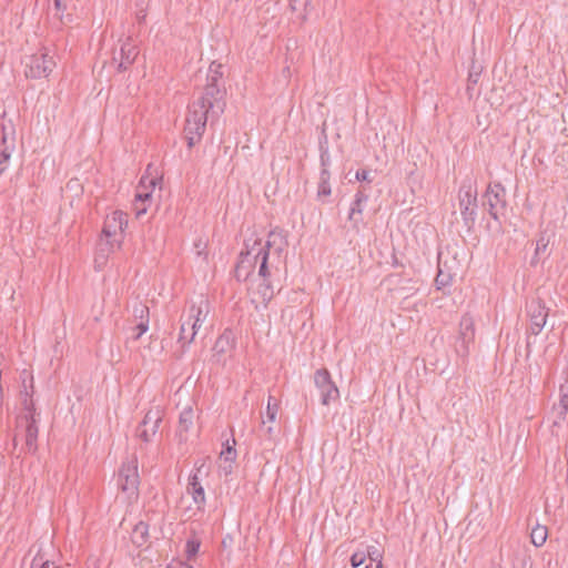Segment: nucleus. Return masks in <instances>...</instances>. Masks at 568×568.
<instances>
[{
    "label": "nucleus",
    "mask_w": 568,
    "mask_h": 568,
    "mask_svg": "<svg viewBox=\"0 0 568 568\" xmlns=\"http://www.w3.org/2000/svg\"><path fill=\"white\" fill-rule=\"evenodd\" d=\"M310 1L311 0H290V6L293 11H296L302 6L306 7L310 3Z\"/></svg>",
    "instance_id": "40"
},
{
    "label": "nucleus",
    "mask_w": 568,
    "mask_h": 568,
    "mask_svg": "<svg viewBox=\"0 0 568 568\" xmlns=\"http://www.w3.org/2000/svg\"><path fill=\"white\" fill-rule=\"evenodd\" d=\"M139 483L138 460L132 458L121 466L118 475V486L128 495L129 499H132L138 497Z\"/></svg>",
    "instance_id": "6"
},
{
    "label": "nucleus",
    "mask_w": 568,
    "mask_h": 568,
    "mask_svg": "<svg viewBox=\"0 0 568 568\" xmlns=\"http://www.w3.org/2000/svg\"><path fill=\"white\" fill-rule=\"evenodd\" d=\"M138 55L136 47L130 41L124 42L120 49L119 70H126Z\"/></svg>",
    "instance_id": "21"
},
{
    "label": "nucleus",
    "mask_w": 568,
    "mask_h": 568,
    "mask_svg": "<svg viewBox=\"0 0 568 568\" xmlns=\"http://www.w3.org/2000/svg\"><path fill=\"white\" fill-rule=\"evenodd\" d=\"M53 2H54V8L57 9L58 12L65 9V6L62 4L61 0H53Z\"/></svg>",
    "instance_id": "44"
},
{
    "label": "nucleus",
    "mask_w": 568,
    "mask_h": 568,
    "mask_svg": "<svg viewBox=\"0 0 568 568\" xmlns=\"http://www.w3.org/2000/svg\"><path fill=\"white\" fill-rule=\"evenodd\" d=\"M220 473L224 476H229L233 470V463L219 462Z\"/></svg>",
    "instance_id": "39"
},
{
    "label": "nucleus",
    "mask_w": 568,
    "mask_h": 568,
    "mask_svg": "<svg viewBox=\"0 0 568 568\" xmlns=\"http://www.w3.org/2000/svg\"><path fill=\"white\" fill-rule=\"evenodd\" d=\"M365 560V554L364 552H354L351 557V565L354 568L359 567Z\"/></svg>",
    "instance_id": "37"
},
{
    "label": "nucleus",
    "mask_w": 568,
    "mask_h": 568,
    "mask_svg": "<svg viewBox=\"0 0 568 568\" xmlns=\"http://www.w3.org/2000/svg\"><path fill=\"white\" fill-rule=\"evenodd\" d=\"M231 336L229 333L222 334L215 342L214 351L216 352H225V349L230 346Z\"/></svg>",
    "instance_id": "33"
},
{
    "label": "nucleus",
    "mask_w": 568,
    "mask_h": 568,
    "mask_svg": "<svg viewBox=\"0 0 568 568\" xmlns=\"http://www.w3.org/2000/svg\"><path fill=\"white\" fill-rule=\"evenodd\" d=\"M133 316L139 320L136 329L139 331L135 338L141 337L149 329V307L143 303L133 305Z\"/></svg>",
    "instance_id": "19"
},
{
    "label": "nucleus",
    "mask_w": 568,
    "mask_h": 568,
    "mask_svg": "<svg viewBox=\"0 0 568 568\" xmlns=\"http://www.w3.org/2000/svg\"><path fill=\"white\" fill-rule=\"evenodd\" d=\"M2 142H3L4 144L7 143V138H6V136H3V138H2Z\"/></svg>",
    "instance_id": "50"
},
{
    "label": "nucleus",
    "mask_w": 568,
    "mask_h": 568,
    "mask_svg": "<svg viewBox=\"0 0 568 568\" xmlns=\"http://www.w3.org/2000/svg\"><path fill=\"white\" fill-rule=\"evenodd\" d=\"M559 395V403L555 405L554 409L557 413V417L562 420L568 413V381L560 385Z\"/></svg>",
    "instance_id": "23"
},
{
    "label": "nucleus",
    "mask_w": 568,
    "mask_h": 568,
    "mask_svg": "<svg viewBox=\"0 0 568 568\" xmlns=\"http://www.w3.org/2000/svg\"><path fill=\"white\" fill-rule=\"evenodd\" d=\"M265 278H267V276ZM262 281L263 282L258 285L257 293L260 294L261 302L266 303L273 297L274 292L271 285L266 283V280L262 278Z\"/></svg>",
    "instance_id": "30"
},
{
    "label": "nucleus",
    "mask_w": 568,
    "mask_h": 568,
    "mask_svg": "<svg viewBox=\"0 0 568 568\" xmlns=\"http://www.w3.org/2000/svg\"><path fill=\"white\" fill-rule=\"evenodd\" d=\"M225 88L222 83H206L203 94L189 106V113L200 109L203 118L214 119L224 112Z\"/></svg>",
    "instance_id": "3"
},
{
    "label": "nucleus",
    "mask_w": 568,
    "mask_h": 568,
    "mask_svg": "<svg viewBox=\"0 0 568 568\" xmlns=\"http://www.w3.org/2000/svg\"><path fill=\"white\" fill-rule=\"evenodd\" d=\"M206 118H203V113L200 109L193 111V113H187L185 120V138L187 141V146H194L202 138L205 128H206Z\"/></svg>",
    "instance_id": "10"
},
{
    "label": "nucleus",
    "mask_w": 568,
    "mask_h": 568,
    "mask_svg": "<svg viewBox=\"0 0 568 568\" xmlns=\"http://www.w3.org/2000/svg\"><path fill=\"white\" fill-rule=\"evenodd\" d=\"M209 312V301L203 296H200L197 301H194L190 305L186 314L182 315L178 342L182 345L183 349L185 345H190L193 342L199 328L206 320Z\"/></svg>",
    "instance_id": "2"
},
{
    "label": "nucleus",
    "mask_w": 568,
    "mask_h": 568,
    "mask_svg": "<svg viewBox=\"0 0 568 568\" xmlns=\"http://www.w3.org/2000/svg\"><path fill=\"white\" fill-rule=\"evenodd\" d=\"M368 201V195L364 190H359L355 194V199L352 203V206L349 209L348 213V220L354 223V225H357L362 222V212L364 204Z\"/></svg>",
    "instance_id": "18"
},
{
    "label": "nucleus",
    "mask_w": 568,
    "mask_h": 568,
    "mask_svg": "<svg viewBox=\"0 0 568 568\" xmlns=\"http://www.w3.org/2000/svg\"><path fill=\"white\" fill-rule=\"evenodd\" d=\"M356 180L371 182L369 171L361 170L356 172Z\"/></svg>",
    "instance_id": "43"
},
{
    "label": "nucleus",
    "mask_w": 568,
    "mask_h": 568,
    "mask_svg": "<svg viewBox=\"0 0 568 568\" xmlns=\"http://www.w3.org/2000/svg\"><path fill=\"white\" fill-rule=\"evenodd\" d=\"M156 185V180L154 178H145L142 176L140 181V185L135 193V209H136V215L140 216L143 213L146 212V207L144 204L149 201H151L152 197V191L149 190V186L152 187V190Z\"/></svg>",
    "instance_id": "14"
},
{
    "label": "nucleus",
    "mask_w": 568,
    "mask_h": 568,
    "mask_svg": "<svg viewBox=\"0 0 568 568\" xmlns=\"http://www.w3.org/2000/svg\"><path fill=\"white\" fill-rule=\"evenodd\" d=\"M200 540L197 539H190L186 541V547H185V551H186V555H187V558H192L194 557L199 549H200Z\"/></svg>",
    "instance_id": "35"
},
{
    "label": "nucleus",
    "mask_w": 568,
    "mask_h": 568,
    "mask_svg": "<svg viewBox=\"0 0 568 568\" xmlns=\"http://www.w3.org/2000/svg\"><path fill=\"white\" fill-rule=\"evenodd\" d=\"M11 150L9 146H6L3 150L0 149V164L7 162L10 159Z\"/></svg>",
    "instance_id": "42"
},
{
    "label": "nucleus",
    "mask_w": 568,
    "mask_h": 568,
    "mask_svg": "<svg viewBox=\"0 0 568 568\" xmlns=\"http://www.w3.org/2000/svg\"><path fill=\"white\" fill-rule=\"evenodd\" d=\"M314 384L320 393L321 403L325 406L339 398V390L332 381L327 369H317L314 374Z\"/></svg>",
    "instance_id": "8"
},
{
    "label": "nucleus",
    "mask_w": 568,
    "mask_h": 568,
    "mask_svg": "<svg viewBox=\"0 0 568 568\" xmlns=\"http://www.w3.org/2000/svg\"><path fill=\"white\" fill-rule=\"evenodd\" d=\"M169 568H193V567L187 564H184V562H179L176 566L169 567Z\"/></svg>",
    "instance_id": "45"
},
{
    "label": "nucleus",
    "mask_w": 568,
    "mask_h": 568,
    "mask_svg": "<svg viewBox=\"0 0 568 568\" xmlns=\"http://www.w3.org/2000/svg\"><path fill=\"white\" fill-rule=\"evenodd\" d=\"M126 225V214L121 211H114L104 220L102 237L106 239L111 246L120 247Z\"/></svg>",
    "instance_id": "5"
},
{
    "label": "nucleus",
    "mask_w": 568,
    "mask_h": 568,
    "mask_svg": "<svg viewBox=\"0 0 568 568\" xmlns=\"http://www.w3.org/2000/svg\"><path fill=\"white\" fill-rule=\"evenodd\" d=\"M260 432L270 442H272L277 434V429L273 426V424H268L265 418H262Z\"/></svg>",
    "instance_id": "31"
},
{
    "label": "nucleus",
    "mask_w": 568,
    "mask_h": 568,
    "mask_svg": "<svg viewBox=\"0 0 568 568\" xmlns=\"http://www.w3.org/2000/svg\"><path fill=\"white\" fill-rule=\"evenodd\" d=\"M115 248H119V247L111 246V244L108 243L106 239L101 237V240L98 244L97 254H95V258H94L95 267L97 268L103 267L108 261L110 253H112Z\"/></svg>",
    "instance_id": "22"
},
{
    "label": "nucleus",
    "mask_w": 568,
    "mask_h": 568,
    "mask_svg": "<svg viewBox=\"0 0 568 568\" xmlns=\"http://www.w3.org/2000/svg\"><path fill=\"white\" fill-rule=\"evenodd\" d=\"M268 252L262 247L260 239H250L245 243V251L240 254V260L235 267V276L239 281L248 280L255 265L260 263L258 276L264 278L268 276Z\"/></svg>",
    "instance_id": "1"
},
{
    "label": "nucleus",
    "mask_w": 568,
    "mask_h": 568,
    "mask_svg": "<svg viewBox=\"0 0 568 568\" xmlns=\"http://www.w3.org/2000/svg\"><path fill=\"white\" fill-rule=\"evenodd\" d=\"M193 420H194V412H193L192 407L187 406L181 412L180 418H179L178 432H179V436L181 438H182V435L184 433H187L189 429L192 427Z\"/></svg>",
    "instance_id": "24"
},
{
    "label": "nucleus",
    "mask_w": 568,
    "mask_h": 568,
    "mask_svg": "<svg viewBox=\"0 0 568 568\" xmlns=\"http://www.w3.org/2000/svg\"><path fill=\"white\" fill-rule=\"evenodd\" d=\"M527 314L530 320V333L538 335L546 325L548 308L540 300H532L527 304Z\"/></svg>",
    "instance_id": "12"
},
{
    "label": "nucleus",
    "mask_w": 568,
    "mask_h": 568,
    "mask_svg": "<svg viewBox=\"0 0 568 568\" xmlns=\"http://www.w3.org/2000/svg\"><path fill=\"white\" fill-rule=\"evenodd\" d=\"M475 338V325L474 320L470 315L465 314L459 323V334H458V347L457 351L462 355H466L468 353L469 344Z\"/></svg>",
    "instance_id": "13"
},
{
    "label": "nucleus",
    "mask_w": 568,
    "mask_h": 568,
    "mask_svg": "<svg viewBox=\"0 0 568 568\" xmlns=\"http://www.w3.org/2000/svg\"><path fill=\"white\" fill-rule=\"evenodd\" d=\"M506 190L500 183L489 184L484 194V206H487L489 215L499 221L506 210Z\"/></svg>",
    "instance_id": "7"
},
{
    "label": "nucleus",
    "mask_w": 568,
    "mask_h": 568,
    "mask_svg": "<svg viewBox=\"0 0 568 568\" xmlns=\"http://www.w3.org/2000/svg\"><path fill=\"white\" fill-rule=\"evenodd\" d=\"M369 557H371V560H376L378 555H376L375 552H368Z\"/></svg>",
    "instance_id": "47"
},
{
    "label": "nucleus",
    "mask_w": 568,
    "mask_h": 568,
    "mask_svg": "<svg viewBox=\"0 0 568 568\" xmlns=\"http://www.w3.org/2000/svg\"><path fill=\"white\" fill-rule=\"evenodd\" d=\"M207 242L206 240L200 237L194 242V253L196 256V262L200 267H205L209 263V254L206 252Z\"/></svg>",
    "instance_id": "25"
},
{
    "label": "nucleus",
    "mask_w": 568,
    "mask_h": 568,
    "mask_svg": "<svg viewBox=\"0 0 568 568\" xmlns=\"http://www.w3.org/2000/svg\"><path fill=\"white\" fill-rule=\"evenodd\" d=\"M548 244L549 236L542 232L536 241L535 257H539L541 254L546 253Z\"/></svg>",
    "instance_id": "32"
},
{
    "label": "nucleus",
    "mask_w": 568,
    "mask_h": 568,
    "mask_svg": "<svg viewBox=\"0 0 568 568\" xmlns=\"http://www.w3.org/2000/svg\"><path fill=\"white\" fill-rule=\"evenodd\" d=\"M24 422H26V428H24L23 437H24L26 447H27L28 452L33 453L37 449L36 443H37V438H38V426L36 424V419L33 418V416L26 417Z\"/></svg>",
    "instance_id": "20"
},
{
    "label": "nucleus",
    "mask_w": 568,
    "mask_h": 568,
    "mask_svg": "<svg viewBox=\"0 0 568 568\" xmlns=\"http://www.w3.org/2000/svg\"><path fill=\"white\" fill-rule=\"evenodd\" d=\"M321 160H322V165L326 166L327 163H326V159H325L324 154H322ZM323 180L329 181V173L326 168H323V170L321 172L320 181H323Z\"/></svg>",
    "instance_id": "41"
},
{
    "label": "nucleus",
    "mask_w": 568,
    "mask_h": 568,
    "mask_svg": "<svg viewBox=\"0 0 568 568\" xmlns=\"http://www.w3.org/2000/svg\"><path fill=\"white\" fill-rule=\"evenodd\" d=\"M277 412H278L277 403H274V405H267L265 416H263L262 418H265V420L268 424H274L276 420Z\"/></svg>",
    "instance_id": "34"
},
{
    "label": "nucleus",
    "mask_w": 568,
    "mask_h": 568,
    "mask_svg": "<svg viewBox=\"0 0 568 568\" xmlns=\"http://www.w3.org/2000/svg\"><path fill=\"white\" fill-rule=\"evenodd\" d=\"M332 190H331V185H329V181H320V185H318V196H328L331 194Z\"/></svg>",
    "instance_id": "36"
},
{
    "label": "nucleus",
    "mask_w": 568,
    "mask_h": 568,
    "mask_svg": "<svg viewBox=\"0 0 568 568\" xmlns=\"http://www.w3.org/2000/svg\"><path fill=\"white\" fill-rule=\"evenodd\" d=\"M286 246L287 241L282 231H271L268 233V239L266 243H262V247H264V250L268 252V256L276 255L277 257H280Z\"/></svg>",
    "instance_id": "16"
},
{
    "label": "nucleus",
    "mask_w": 568,
    "mask_h": 568,
    "mask_svg": "<svg viewBox=\"0 0 568 568\" xmlns=\"http://www.w3.org/2000/svg\"><path fill=\"white\" fill-rule=\"evenodd\" d=\"M365 568H369V567H365Z\"/></svg>",
    "instance_id": "51"
},
{
    "label": "nucleus",
    "mask_w": 568,
    "mask_h": 568,
    "mask_svg": "<svg viewBox=\"0 0 568 568\" xmlns=\"http://www.w3.org/2000/svg\"><path fill=\"white\" fill-rule=\"evenodd\" d=\"M369 557H371V560H376L378 555H376L375 552H368Z\"/></svg>",
    "instance_id": "48"
},
{
    "label": "nucleus",
    "mask_w": 568,
    "mask_h": 568,
    "mask_svg": "<svg viewBox=\"0 0 568 568\" xmlns=\"http://www.w3.org/2000/svg\"><path fill=\"white\" fill-rule=\"evenodd\" d=\"M547 535L548 532L545 526L537 525L534 527L530 534L532 545L536 547H541L546 542Z\"/></svg>",
    "instance_id": "26"
},
{
    "label": "nucleus",
    "mask_w": 568,
    "mask_h": 568,
    "mask_svg": "<svg viewBox=\"0 0 568 568\" xmlns=\"http://www.w3.org/2000/svg\"><path fill=\"white\" fill-rule=\"evenodd\" d=\"M31 568H59L55 562L45 560L41 562H37V559L34 558L31 565Z\"/></svg>",
    "instance_id": "38"
},
{
    "label": "nucleus",
    "mask_w": 568,
    "mask_h": 568,
    "mask_svg": "<svg viewBox=\"0 0 568 568\" xmlns=\"http://www.w3.org/2000/svg\"><path fill=\"white\" fill-rule=\"evenodd\" d=\"M459 209L466 224H471L476 217L477 187L476 182L467 176L458 192Z\"/></svg>",
    "instance_id": "4"
},
{
    "label": "nucleus",
    "mask_w": 568,
    "mask_h": 568,
    "mask_svg": "<svg viewBox=\"0 0 568 568\" xmlns=\"http://www.w3.org/2000/svg\"><path fill=\"white\" fill-rule=\"evenodd\" d=\"M376 568H383L382 561L379 560Z\"/></svg>",
    "instance_id": "49"
},
{
    "label": "nucleus",
    "mask_w": 568,
    "mask_h": 568,
    "mask_svg": "<svg viewBox=\"0 0 568 568\" xmlns=\"http://www.w3.org/2000/svg\"><path fill=\"white\" fill-rule=\"evenodd\" d=\"M233 445L226 440L223 450L220 454L219 462L234 463L236 459V450L234 448L235 440L233 439Z\"/></svg>",
    "instance_id": "28"
},
{
    "label": "nucleus",
    "mask_w": 568,
    "mask_h": 568,
    "mask_svg": "<svg viewBox=\"0 0 568 568\" xmlns=\"http://www.w3.org/2000/svg\"><path fill=\"white\" fill-rule=\"evenodd\" d=\"M454 266L449 265L447 261L443 260L442 254L438 256V273L435 278V284L437 290L444 291L447 286H449L457 275L456 273V262L453 261Z\"/></svg>",
    "instance_id": "15"
},
{
    "label": "nucleus",
    "mask_w": 568,
    "mask_h": 568,
    "mask_svg": "<svg viewBox=\"0 0 568 568\" xmlns=\"http://www.w3.org/2000/svg\"><path fill=\"white\" fill-rule=\"evenodd\" d=\"M162 420V410L156 407L154 409H150L142 423L136 428V436L145 443L152 440L154 435L158 433L159 424Z\"/></svg>",
    "instance_id": "11"
},
{
    "label": "nucleus",
    "mask_w": 568,
    "mask_h": 568,
    "mask_svg": "<svg viewBox=\"0 0 568 568\" xmlns=\"http://www.w3.org/2000/svg\"><path fill=\"white\" fill-rule=\"evenodd\" d=\"M149 532V527L145 523L140 521L135 525L132 534L133 542L141 546L145 542Z\"/></svg>",
    "instance_id": "27"
},
{
    "label": "nucleus",
    "mask_w": 568,
    "mask_h": 568,
    "mask_svg": "<svg viewBox=\"0 0 568 568\" xmlns=\"http://www.w3.org/2000/svg\"><path fill=\"white\" fill-rule=\"evenodd\" d=\"M274 403H277L276 399L273 396L268 397L267 405H274Z\"/></svg>",
    "instance_id": "46"
},
{
    "label": "nucleus",
    "mask_w": 568,
    "mask_h": 568,
    "mask_svg": "<svg viewBox=\"0 0 568 568\" xmlns=\"http://www.w3.org/2000/svg\"><path fill=\"white\" fill-rule=\"evenodd\" d=\"M186 491L192 496L197 509L203 510L205 504V493L196 473L190 476Z\"/></svg>",
    "instance_id": "17"
},
{
    "label": "nucleus",
    "mask_w": 568,
    "mask_h": 568,
    "mask_svg": "<svg viewBox=\"0 0 568 568\" xmlns=\"http://www.w3.org/2000/svg\"><path fill=\"white\" fill-rule=\"evenodd\" d=\"M222 75H223L222 64L212 62L209 68V72H207V82L209 83H222L221 82Z\"/></svg>",
    "instance_id": "29"
},
{
    "label": "nucleus",
    "mask_w": 568,
    "mask_h": 568,
    "mask_svg": "<svg viewBox=\"0 0 568 568\" xmlns=\"http://www.w3.org/2000/svg\"><path fill=\"white\" fill-rule=\"evenodd\" d=\"M55 67V62L48 53L32 54L26 60V75L32 79L47 78Z\"/></svg>",
    "instance_id": "9"
}]
</instances>
